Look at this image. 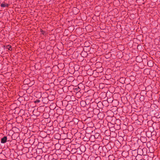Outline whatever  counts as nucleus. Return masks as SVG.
<instances>
[{
    "label": "nucleus",
    "instance_id": "7ed1b4c3",
    "mask_svg": "<svg viewBox=\"0 0 160 160\" xmlns=\"http://www.w3.org/2000/svg\"><path fill=\"white\" fill-rule=\"evenodd\" d=\"M8 48L9 50L10 49V48H11V46L10 45H8Z\"/></svg>",
    "mask_w": 160,
    "mask_h": 160
},
{
    "label": "nucleus",
    "instance_id": "20e7f679",
    "mask_svg": "<svg viewBox=\"0 0 160 160\" xmlns=\"http://www.w3.org/2000/svg\"><path fill=\"white\" fill-rule=\"evenodd\" d=\"M36 102H40V100H37L36 101Z\"/></svg>",
    "mask_w": 160,
    "mask_h": 160
},
{
    "label": "nucleus",
    "instance_id": "f03ea898",
    "mask_svg": "<svg viewBox=\"0 0 160 160\" xmlns=\"http://www.w3.org/2000/svg\"><path fill=\"white\" fill-rule=\"evenodd\" d=\"M1 6L2 7H4L5 6V5L4 4L2 3L1 4Z\"/></svg>",
    "mask_w": 160,
    "mask_h": 160
},
{
    "label": "nucleus",
    "instance_id": "f257e3e1",
    "mask_svg": "<svg viewBox=\"0 0 160 160\" xmlns=\"http://www.w3.org/2000/svg\"><path fill=\"white\" fill-rule=\"evenodd\" d=\"M7 140V137L5 136L1 139V142L2 143H5Z\"/></svg>",
    "mask_w": 160,
    "mask_h": 160
}]
</instances>
